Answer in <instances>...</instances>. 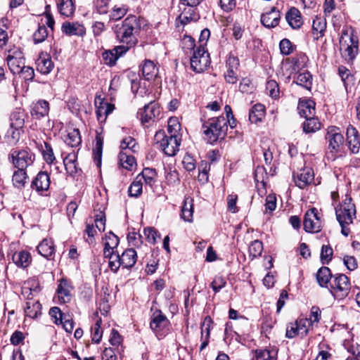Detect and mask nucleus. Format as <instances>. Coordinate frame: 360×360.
Masks as SVG:
<instances>
[{
  "label": "nucleus",
  "instance_id": "25",
  "mask_svg": "<svg viewBox=\"0 0 360 360\" xmlns=\"http://www.w3.org/2000/svg\"><path fill=\"white\" fill-rule=\"evenodd\" d=\"M35 146L39 148L41 152L44 160L49 165L54 162L56 158L51 145L45 141L37 142L35 140L32 141Z\"/></svg>",
  "mask_w": 360,
  "mask_h": 360
},
{
  "label": "nucleus",
  "instance_id": "13",
  "mask_svg": "<svg viewBox=\"0 0 360 360\" xmlns=\"http://www.w3.org/2000/svg\"><path fill=\"white\" fill-rule=\"evenodd\" d=\"M161 112L159 104L155 101L145 105L143 108L139 110L137 114L142 124H145L154 121Z\"/></svg>",
  "mask_w": 360,
  "mask_h": 360
},
{
  "label": "nucleus",
  "instance_id": "17",
  "mask_svg": "<svg viewBox=\"0 0 360 360\" xmlns=\"http://www.w3.org/2000/svg\"><path fill=\"white\" fill-rule=\"evenodd\" d=\"M62 32L68 36L83 37L86 34V28L78 22H64L61 26Z\"/></svg>",
  "mask_w": 360,
  "mask_h": 360
},
{
  "label": "nucleus",
  "instance_id": "19",
  "mask_svg": "<svg viewBox=\"0 0 360 360\" xmlns=\"http://www.w3.org/2000/svg\"><path fill=\"white\" fill-rule=\"evenodd\" d=\"M280 18L281 14L279 11L273 6L269 11L262 15L261 22L264 27L272 28L278 25Z\"/></svg>",
  "mask_w": 360,
  "mask_h": 360
},
{
  "label": "nucleus",
  "instance_id": "60",
  "mask_svg": "<svg viewBox=\"0 0 360 360\" xmlns=\"http://www.w3.org/2000/svg\"><path fill=\"white\" fill-rule=\"evenodd\" d=\"M110 0H96L95 6L96 11L100 14H106L109 9V4Z\"/></svg>",
  "mask_w": 360,
  "mask_h": 360
},
{
  "label": "nucleus",
  "instance_id": "20",
  "mask_svg": "<svg viewBox=\"0 0 360 360\" xmlns=\"http://www.w3.org/2000/svg\"><path fill=\"white\" fill-rule=\"evenodd\" d=\"M314 178V172L311 168H304L295 176L294 180L295 185L300 188H304L310 184Z\"/></svg>",
  "mask_w": 360,
  "mask_h": 360
},
{
  "label": "nucleus",
  "instance_id": "27",
  "mask_svg": "<svg viewBox=\"0 0 360 360\" xmlns=\"http://www.w3.org/2000/svg\"><path fill=\"white\" fill-rule=\"evenodd\" d=\"M299 114L305 119L312 117L315 114V103L312 100L301 101L297 107Z\"/></svg>",
  "mask_w": 360,
  "mask_h": 360
},
{
  "label": "nucleus",
  "instance_id": "55",
  "mask_svg": "<svg viewBox=\"0 0 360 360\" xmlns=\"http://www.w3.org/2000/svg\"><path fill=\"white\" fill-rule=\"evenodd\" d=\"M127 12V8L125 6H115L112 10L110 18L115 20H120L126 15Z\"/></svg>",
  "mask_w": 360,
  "mask_h": 360
},
{
  "label": "nucleus",
  "instance_id": "63",
  "mask_svg": "<svg viewBox=\"0 0 360 360\" xmlns=\"http://www.w3.org/2000/svg\"><path fill=\"white\" fill-rule=\"evenodd\" d=\"M276 207V198L274 195H268L266 197L265 211L271 213Z\"/></svg>",
  "mask_w": 360,
  "mask_h": 360
},
{
  "label": "nucleus",
  "instance_id": "45",
  "mask_svg": "<svg viewBox=\"0 0 360 360\" xmlns=\"http://www.w3.org/2000/svg\"><path fill=\"white\" fill-rule=\"evenodd\" d=\"M277 352L275 349H261L255 351L254 360H276Z\"/></svg>",
  "mask_w": 360,
  "mask_h": 360
},
{
  "label": "nucleus",
  "instance_id": "15",
  "mask_svg": "<svg viewBox=\"0 0 360 360\" xmlns=\"http://www.w3.org/2000/svg\"><path fill=\"white\" fill-rule=\"evenodd\" d=\"M347 141L350 151L356 154L360 148V134L355 127L349 124L347 128Z\"/></svg>",
  "mask_w": 360,
  "mask_h": 360
},
{
  "label": "nucleus",
  "instance_id": "37",
  "mask_svg": "<svg viewBox=\"0 0 360 360\" xmlns=\"http://www.w3.org/2000/svg\"><path fill=\"white\" fill-rule=\"evenodd\" d=\"M326 29V22L321 18L316 17L312 23V33L315 39H319L323 35Z\"/></svg>",
  "mask_w": 360,
  "mask_h": 360
},
{
  "label": "nucleus",
  "instance_id": "40",
  "mask_svg": "<svg viewBox=\"0 0 360 360\" xmlns=\"http://www.w3.org/2000/svg\"><path fill=\"white\" fill-rule=\"evenodd\" d=\"M53 68V63L49 57H40L37 62V69L44 75L49 74Z\"/></svg>",
  "mask_w": 360,
  "mask_h": 360
},
{
  "label": "nucleus",
  "instance_id": "22",
  "mask_svg": "<svg viewBox=\"0 0 360 360\" xmlns=\"http://www.w3.org/2000/svg\"><path fill=\"white\" fill-rule=\"evenodd\" d=\"M119 244V238L112 231H110L105 237L104 250L103 255L105 258L110 259V257L112 255H115L117 252L114 251V249L117 247Z\"/></svg>",
  "mask_w": 360,
  "mask_h": 360
},
{
  "label": "nucleus",
  "instance_id": "50",
  "mask_svg": "<svg viewBox=\"0 0 360 360\" xmlns=\"http://www.w3.org/2000/svg\"><path fill=\"white\" fill-rule=\"evenodd\" d=\"M101 319L98 318L94 326L91 327L92 341L95 343H99L103 336V330L101 328Z\"/></svg>",
  "mask_w": 360,
  "mask_h": 360
},
{
  "label": "nucleus",
  "instance_id": "2",
  "mask_svg": "<svg viewBox=\"0 0 360 360\" xmlns=\"http://www.w3.org/2000/svg\"><path fill=\"white\" fill-rule=\"evenodd\" d=\"M202 128L208 142L213 143L219 139H224L226 136V120L222 116L209 119L203 123Z\"/></svg>",
  "mask_w": 360,
  "mask_h": 360
},
{
  "label": "nucleus",
  "instance_id": "8",
  "mask_svg": "<svg viewBox=\"0 0 360 360\" xmlns=\"http://www.w3.org/2000/svg\"><path fill=\"white\" fill-rule=\"evenodd\" d=\"M337 219L340 224H349L352 223L356 214V208L352 198H347L335 209Z\"/></svg>",
  "mask_w": 360,
  "mask_h": 360
},
{
  "label": "nucleus",
  "instance_id": "61",
  "mask_svg": "<svg viewBox=\"0 0 360 360\" xmlns=\"http://www.w3.org/2000/svg\"><path fill=\"white\" fill-rule=\"evenodd\" d=\"M210 166L207 162H202L198 167L199 175L198 178L200 181H207L208 179V171L210 170Z\"/></svg>",
  "mask_w": 360,
  "mask_h": 360
},
{
  "label": "nucleus",
  "instance_id": "26",
  "mask_svg": "<svg viewBox=\"0 0 360 360\" xmlns=\"http://www.w3.org/2000/svg\"><path fill=\"white\" fill-rule=\"evenodd\" d=\"M285 18L289 25L292 29H299L303 24V20L300 11L292 7L286 13Z\"/></svg>",
  "mask_w": 360,
  "mask_h": 360
},
{
  "label": "nucleus",
  "instance_id": "7",
  "mask_svg": "<svg viewBox=\"0 0 360 360\" xmlns=\"http://www.w3.org/2000/svg\"><path fill=\"white\" fill-rule=\"evenodd\" d=\"M169 321L161 311L157 310L153 314L150 327L159 339L162 338L169 333Z\"/></svg>",
  "mask_w": 360,
  "mask_h": 360
},
{
  "label": "nucleus",
  "instance_id": "24",
  "mask_svg": "<svg viewBox=\"0 0 360 360\" xmlns=\"http://www.w3.org/2000/svg\"><path fill=\"white\" fill-rule=\"evenodd\" d=\"M13 263L19 268L25 269L32 263V256L26 250L15 252L12 256Z\"/></svg>",
  "mask_w": 360,
  "mask_h": 360
},
{
  "label": "nucleus",
  "instance_id": "16",
  "mask_svg": "<svg viewBox=\"0 0 360 360\" xmlns=\"http://www.w3.org/2000/svg\"><path fill=\"white\" fill-rule=\"evenodd\" d=\"M72 287L66 278H61L57 288V296L60 303H67L71 300Z\"/></svg>",
  "mask_w": 360,
  "mask_h": 360
},
{
  "label": "nucleus",
  "instance_id": "18",
  "mask_svg": "<svg viewBox=\"0 0 360 360\" xmlns=\"http://www.w3.org/2000/svg\"><path fill=\"white\" fill-rule=\"evenodd\" d=\"M50 186V177L46 172H39L31 184V187L37 193L48 191Z\"/></svg>",
  "mask_w": 360,
  "mask_h": 360
},
{
  "label": "nucleus",
  "instance_id": "59",
  "mask_svg": "<svg viewBox=\"0 0 360 360\" xmlns=\"http://www.w3.org/2000/svg\"><path fill=\"white\" fill-rule=\"evenodd\" d=\"M21 131L22 129H14L13 127H11L8 129L7 136L11 143L15 144L18 141L20 137Z\"/></svg>",
  "mask_w": 360,
  "mask_h": 360
},
{
  "label": "nucleus",
  "instance_id": "21",
  "mask_svg": "<svg viewBox=\"0 0 360 360\" xmlns=\"http://www.w3.org/2000/svg\"><path fill=\"white\" fill-rule=\"evenodd\" d=\"M128 50L129 47H125L124 46H116L112 50L105 51L103 53V59L105 64L110 66L114 65L119 57Z\"/></svg>",
  "mask_w": 360,
  "mask_h": 360
},
{
  "label": "nucleus",
  "instance_id": "43",
  "mask_svg": "<svg viewBox=\"0 0 360 360\" xmlns=\"http://www.w3.org/2000/svg\"><path fill=\"white\" fill-rule=\"evenodd\" d=\"M320 122L317 117L314 116L307 118L303 123V131L305 133H313L320 129Z\"/></svg>",
  "mask_w": 360,
  "mask_h": 360
},
{
  "label": "nucleus",
  "instance_id": "62",
  "mask_svg": "<svg viewBox=\"0 0 360 360\" xmlns=\"http://www.w3.org/2000/svg\"><path fill=\"white\" fill-rule=\"evenodd\" d=\"M143 233L148 240V241L151 244H155L157 240V238L159 237L157 231L150 227H148L144 229Z\"/></svg>",
  "mask_w": 360,
  "mask_h": 360
},
{
  "label": "nucleus",
  "instance_id": "41",
  "mask_svg": "<svg viewBox=\"0 0 360 360\" xmlns=\"http://www.w3.org/2000/svg\"><path fill=\"white\" fill-rule=\"evenodd\" d=\"M77 155L75 153H70L63 159V164L68 173L72 175L77 172Z\"/></svg>",
  "mask_w": 360,
  "mask_h": 360
},
{
  "label": "nucleus",
  "instance_id": "56",
  "mask_svg": "<svg viewBox=\"0 0 360 360\" xmlns=\"http://www.w3.org/2000/svg\"><path fill=\"white\" fill-rule=\"evenodd\" d=\"M266 91L271 98H276L279 96L278 84L274 80H269L266 83Z\"/></svg>",
  "mask_w": 360,
  "mask_h": 360
},
{
  "label": "nucleus",
  "instance_id": "10",
  "mask_svg": "<svg viewBox=\"0 0 360 360\" xmlns=\"http://www.w3.org/2000/svg\"><path fill=\"white\" fill-rule=\"evenodd\" d=\"M326 139L328 142L329 152L334 156L340 151V147L343 145L344 136L338 127L331 126L327 129Z\"/></svg>",
  "mask_w": 360,
  "mask_h": 360
},
{
  "label": "nucleus",
  "instance_id": "49",
  "mask_svg": "<svg viewBox=\"0 0 360 360\" xmlns=\"http://www.w3.org/2000/svg\"><path fill=\"white\" fill-rule=\"evenodd\" d=\"M311 79V74L309 72H305L297 75L295 82L307 89H310L312 84Z\"/></svg>",
  "mask_w": 360,
  "mask_h": 360
},
{
  "label": "nucleus",
  "instance_id": "11",
  "mask_svg": "<svg viewBox=\"0 0 360 360\" xmlns=\"http://www.w3.org/2000/svg\"><path fill=\"white\" fill-rule=\"evenodd\" d=\"M210 60L207 51L205 49H196L191 58V67L196 72L205 71L210 65Z\"/></svg>",
  "mask_w": 360,
  "mask_h": 360
},
{
  "label": "nucleus",
  "instance_id": "47",
  "mask_svg": "<svg viewBox=\"0 0 360 360\" xmlns=\"http://www.w3.org/2000/svg\"><path fill=\"white\" fill-rule=\"evenodd\" d=\"M156 172L155 169L150 168H145L141 172L142 179H143L146 185L153 187L156 181Z\"/></svg>",
  "mask_w": 360,
  "mask_h": 360
},
{
  "label": "nucleus",
  "instance_id": "28",
  "mask_svg": "<svg viewBox=\"0 0 360 360\" xmlns=\"http://www.w3.org/2000/svg\"><path fill=\"white\" fill-rule=\"evenodd\" d=\"M49 111V103L45 100H39L34 104L31 113L37 119H40L48 115Z\"/></svg>",
  "mask_w": 360,
  "mask_h": 360
},
{
  "label": "nucleus",
  "instance_id": "54",
  "mask_svg": "<svg viewBox=\"0 0 360 360\" xmlns=\"http://www.w3.org/2000/svg\"><path fill=\"white\" fill-rule=\"evenodd\" d=\"M139 176L130 185L128 192L130 196L138 197L142 193V182L141 180H138Z\"/></svg>",
  "mask_w": 360,
  "mask_h": 360
},
{
  "label": "nucleus",
  "instance_id": "4",
  "mask_svg": "<svg viewBox=\"0 0 360 360\" xmlns=\"http://www.w3.org/2000/svg\"><path fill=\"white\" fill-rule=\"evenodd\" d=\"M137 259L136 252L132 249H127L120 255L118 252L112 255L109 260V267L113 272H117L120 266L123 268H131L136 263Z\"/></svg>",
  "mask_w": 360,
  "mask_h": 360
},
{
  "label": "nucleus",
  "instance_id": "29",
  "mask_svg": "<svg viewBox=\"0 0 360 360\" xmlns=\"http://www.w3.org/2000/svg\"><path fill=\"white\" fill-rule=\"evenodd\" d=\"M58 12L65 17H71L75 11V4L72 0H60L57 4Z\"/></svg>",
  "mask_w": 360,
  "mask_h": 360
},
{
  "label": "nucleus",
  "instance_id": "23",
  "mask_svg": "<svg viewBox=\"0 0 360 360\" xmlns=\"http://www.w3.org/2000/svg\"><path fill=\"white\" fill-rule=\"evenodd\" d=\"M213 321L210 316H207L201 325V345L200 351H202L209 344L210 330L212 328Z\"/></svg>",
  "mask_w": 360,
  "mask_h": 360
},
{
  "label": "nucleus",
  "instance_id": "3",
  "mask_svg": "<svg viewBox=\"0 0 360 360\" xmlns=\"http://www.w3.org/2000/svg\"><path fill=\"white\" fill-rule=\"evenodd\" d=\"M154 141L168 156H174L179 151L180 141L176 134H171L167 136L164 130H159L154 136Z\"/></svg>",
  "mask_w": 360,
  "mask_h": 360
},
{
  "label": "nucleus",
  "instance_id": "42",
  "mask_svg": "<svg viewBox=\"0 0 360 360\" xmlns=\"http://www.w3.org/2000/svg\"><path fill=\"white\" fill-rule=\"evenodd\" d=\"M331 278L330 270L326 266L320 268L316 274L317 281L321 287L326 286Z\"/></svg>",
  "mask_w": 360,
  "mask_h": 360
},
{
  "label": "nucleus",
  "instance_id": "46",
  "mask_svg": "<svg viewBox=\"0 0 360 360\" xmlns=\"http://www.w3.org/2000/svg\"><path fill=\"white\" fill-rule=\"evenodd\" d=\"M295 323L297 326L299 335L302 337L306 336L312 327L311 321L307 318L300 319Z\"/></svg>",
  "mask_w": 360,
  "mask_h": 360
},
{
  "label": "nucleus",
  "instance_id": "31",
  "mask_svg": "<svg viewBox=\"0 0 360 360\" xmlns=\"http://www.w3.org/2000/svg\"><path fill=\"white\" fill-rule=\"evenodd\" d=\"M142 75L146 80H150L156 77L158 73V69L153 63L150 60H146L142 68Z\"/></svg>",
  "mask_w": 360,
  "mask_h": 360
},
{
  "label": "nucleus",
  "instance_id": "48",
  "mask_svg": "<svg viewBox=\"0 0 360 360\" xmlns=\"http://www.w3.org/2000/svg\"><path fill=\"white\" fill-rule=\"evenodd\" d=\"M102 149L103 139L101 137L97 136L96 139V146L93 151L94 162L97 167H100L101 165Z\"/></svg>",
  "mask_w": 360,
  "mask_h": 360
},
{
  "label": "nucleus",
  "instance_id": "39",
  "mask_svg": "<svg viewBox=\"0 0 360 360\" xmlns=\"http://www.w3.org/2000/svg\"><path fill=\"white\" fill-rule=\"evenodd\" d=\"M25 314L26 316L34 319L38 314H41V304L38 301L30 300L27 302L25 308Z\"/></svg>",
  "mask_w": 360,
  "mask_h": 360
},
{
  "label": "nucleus",
  "instance_id": "58",
  "mask_svg": "<svg viewBox=\"0 0 360 360\" xmlns=\"http://www.w3.org/2000/svg\"><path fill=\"white\" fill-rule=\"evenodd\" d=\"M280 50L283 55H290L293 51V46L291 41L288 39H283L279 44Z\"/></svg>",
  "mask_w": 360,
  "mask_h": 360
},
{
  "label": "nucleus",
  "instance_id": "5",
  "mask_svg": "<svg viewBox=\"0 0 360 360\" xmlns=\"http://www.w3.org/2000/svg\"><path fill=\"white\" fill-rule=\"evenodd\" d=\"M340 49L342 57L348 62L352 61L358 53V40L352 34H349L347 30H342Z\"/></svg>",
  "mask_w": 360,
  "mask_h": 360
},
{
  "label": "nucleus",
  "instance_id": "51",
  "mask_svg": "<svg viewBox=\"0 0 360 360\" xmlns=\"http://www.w3.org/2000/svg\"><path fill=\"white\" fill-rule=\"evenodd\" d=\"M333 254V250L330 245H322L320 255L322 264H328L332 259Z\"/></svg>",
  "mask_w": 360,
  "mask_h": 360
},
{
  "label": "nucleus",
  "instance_id": "44",
  "mask_svg": "<svg viewBox=\"0 0 360 360\" xmlns=\"http://www.w3.org/2000/svg\"><path fill=\"white\" fill-rule=\"evenodd\" d=\"M82 139L79 129H73L70 131L65 139V142L71 147L78 146Z\"/></svg>",
  "mask_w": 360,
  "mask_h": 360
},
{
  "label": "nucleus",
  "instance_id": "33",
  "mask_svg": "<svg viewBox=\"0 0 360 360\" xmlns=\"http://www.w3.org/2000/svg\"><path fill=\"white\" fill-rule=\"evenodd\" d=\"M38 252L43 257L49 258L54 254L55 249L51 239H44L37 246Z\"/></svg>",
  "mask_w": 360,
  "mask_h": 360
},
{
  "label": "nucleus",
  "instance_id": "32",
  "mask_svg": "<svg viewBox=\"0 0 360 360\" xmlns=\"http://www.w3.org/2000/svg\"><path fill=\"white\" fill-rule=\"evenodd\" d=\"M28 176L25 169H18L13 172L12 176V183L15 188L22 189L26 183Z\"/></svg>",
  "mask_w": 360,
  "mask_h": 360
},
{
  "label": "nucleus",
  "instance_id": "36",
  "mask_svg": "<svg viewBox=\"0 0 360 360\" xmlns=\"http://www.w3.org/2000/svg\"><path fill=\"white\" fill-rule=\"evenodd\" d=\"M119 161L120 165L129 171H131L133 167L136 164L134 157H133L128 151H121L119 154Z\"/></svg>",
  "mask_w": 360,
  "mask_h": 360
},
{
  "label": "nucleus",
  "instance_id": "9",
  "mask_svg": "<svg viewBox=\"0 0 360 360\" xmlns=\"http://www.w3.org/2000/svg\"><path fill=\"white\" fill-rule=\"evenodd\" d=\"M11 158L16 168L25 170L27 167L32 165L35 160L34 154L28 149L13 150Z\"/></svg>",
  "mask_w": 360,
  "mask_h": 360
},
{
  "label": "nucleus",
  "instance_id": "38",
  "mask_svg": "<svg viewBox=\"0 0 360 360\" xmlns=\"http://www.w3.org/2000/svg\"><path fill=\"white\" fill-rule=\"evenodd\" d=\"M193 8L194 7L182 6L181 5L179 6L181 12L179 15L178 18L181 24L186 25L190 21L196 19Z\"/></svg>",
  "mask_w": 360,
  "mask_h": 360
},
{
  "label": "nucleus",
  "instance_id": "64",
  "mask_svg": "<svg viewBox=\"0 0 360 360\" xmlns=\"http://www.w3.org/2000/svg\"><path fill=\"white\" fill-rule=\"evenodd\" d=\"M50 316L55 319L54 323L56 324H58L62 323V320L64 319L63 314L60 309V308L57 307H51L49 310Z\"/></svg>",
  "mask_w": 360,
  "mask_h": 360
},
{
  "label": "nucleus",
  "instance_id": "34",
  "mask_svg": "<svg viewBox=\"0 0 360 360\" xmlns=\"http://www.w3.org/2000/svg\"><path fill=\"white\" fill-rule=\"evenodd\" d=\"M265 108L262 104H255L250 110L249 120L252 123L261 122L264 117Z\"/></svg>",
  "mask_w": 360,
  "mask_h": 360
},
{
  "label": "nucleus",
  "instance_id": "57",
  "mask_svg": "<svg viewBox=\"0 0 360 360\" xmlns=\"http://www.w3.org/2000/svg\"><path fill=\"white\" fill-rule=\"evenodd\" d=\"M136 143L134 138L131 136H128L124 138L121 142V148L122 151H128L134 150V148L136 147Z\"/></svg>",
  "mask_w": 360,
  "mask_h": 360
},
{
  "label": "nucleus",
  "instance_id": "53",
  "mask_svg": "<svg viewBox=\"0 0 360 360\" xmlns=\"http://www.w3.org/2000/svg\"><path fill=\"white\" fill-rule=\"evenodd\" d=\"M262 250V243L258 240H254L249 246L250 257H252V258L259 257L261 255Z\"/></svg>",
  "mask_w": 360,
  "mask_h": 360
},
{
  "label": "nucleus",
  "instance_id": "12",
  "mask_svg": "<svg viewBox=\"0 0 360 360\" xmlns=\"http://www.w3.org/2000/svg\"><path fill=\"white\" fill-rule=\"evenodd\" d=\"M304 229L308 233H318L322 227V221L319 216L318 210L313 207L304 214L303 221Z\"/></svg>",
  "mask_w": 360,
  "mask_h": 360
},
{
  "label": "nucleus",
  "instance_id": "35",
  "mask_svg": "<svg viewBox=\"0 0 360 360\" xmlns=\"http://www.w3.org/2000/svg\"><path fill=\"white\" fill-rule=\"evenodd\" d=\"M10 126L14 129H22L25 123V114L21 109H16L10 116Z\"/></svg>",
  "mask_w": 360,
  "mask_h": 360
},
{
  "label": "nucleus",
  "instance_id": "6",
  "mask_svg": "<svg viewBox=\"0 0 360 360\" xmlns=\"http://www.w3.org/2000/svg\"><path fill=\"white\" fill-rule=\"evenodd\" d=\"M331 293L337 300H343L348 296L351 283L349 278L345 274H336L330 283Z\"/></svg>",
  "mask_w": 360,
  "mask_h": 360
},
{
  "label": "nucleus",
  "instance_id": "14",
  "mask_svg": "<svg viewBox=\"0 0 360 360\" xmlns=\"http://www.w3.org/2000/svg\"><path fill=\"white\" fill-rule=\"evenodd\" d=\"M6 60L8 68L13 74H19L25 65L23 53L19 49L9 50Z\"/></svg>",
  "mask_w": 360,
  "mask_h": 360
},
{
  "label": "nucleus",
  "instance_id": "52",
  "mask_svg": "<svg viewBox=\"0 0 360 360\" xmlns=\"http://www.w3.org/2000/svg\"><path fill=\"white\" fill-rule=\"evenodd\" d=\"M48 30L44 25H39L37 30L33 34V40L35 44L41 43L48 37Z\"/></svg>",
  "mask_w": 360,
  "mask_h": 360
},
{
  "label": "nucleus",
  "instance_id": "30",
  "mask_svg": "<svg viewBox=\"0 0 360 360\" xmlns=\"http://www.w3.org/2000/svg\"><path fill=\"white\" fill-rule=\"evenodd\" d=\"M193 200L190 197H185L181 207V218L187 222L193 221Z\"/></svg>",
  "mask_w": 360,
  "mask_h": 360
},
{
  "label": "nucleus",
  "instance_id": "1",
  "mask_svg": "<svg viewBox=\"0 0 360 360\" xmlns=\"http://www.w3.org/2000/svg\"><path fill=\"white\" fill-rule=\"evenodd\" d=\"M139 29V25L137 18L135 15H131L125 18L120 25L115 27V33L117 39L122 43H125L129 49L136 44V39L134 33Z\"/></svg>",
  "mask_w": 360,
  "mask_h": 360
}]
</instances>
